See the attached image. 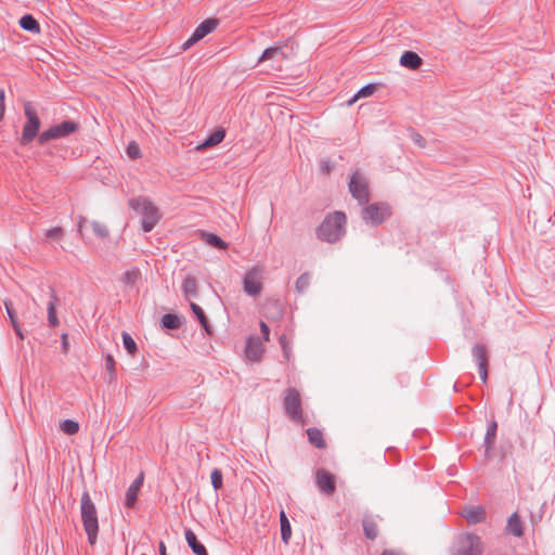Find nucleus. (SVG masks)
I'll list each match as a JSON object with an SVG mask.
<instances>
[{
    "label": "nucleus",
    "instance_id": "1",
    "mask_svg": "<svg viewBox=\"0 0 555 555\" xmlns=\"http://www.w3.org/2000/svg\"><path fill=\"white\" fill-rule=\"evenodd\" d=\"M24 114L26 124L23 127L22 135L18 139L20 145L26 146L38 138V144L44 145L51 140L67 138L79 129V124L74 120H64L61 124L53 125L49 129L39 133L41 126L40 118L30 102L24 103Z\"/></svg>",
    "mask_w": 555,
    "mask_h": 555
},
{
    "label": "nucleus",
    "instance_id": "2",
    "mask_svg": "<svg viewBox=\"0 0 555 555\" xmlns=\"http://www.w3.org/2000/svg\"><path fill=\"white\" fill-rule=\"evenodd\" d=\"M347 216L344 211L336 210L325 216L315 230L317 237L330 244L337 243L346 234Z\"/></svg>",
    "mask_w": 555,
    "mask_h": 555
},
{
    "label": "nucleus",
    "instance_id": "3",
    "mask_svg": "<svg viewBox=\"0 0 555 555\" xmlns=\"http://www.w3.org/2000/svg\"><path fill=\"white\" fill-rule=\"evenodd\" d=\"M80 512L83 529L88 537V542L94 545L99 533V520L94 503L88 491H85L80 500Z\"/></svg>",
    "mask_w": 555,
    "mask_h": 555
},
{
    "label": "nucleus",
    "instance_id": "4",
    "mask_svg": "<svg viewBox=\"0 0 555 555\" xmlns=\"http://www.w3.org/2000/svg\"><path fill=\"white\" fill-rule=\"evenodd\" d=\"M129 206L141 216L144 232L152 231L162 217L159 209L146 197L131 198Z\"/></svg>",
    "mask_w": 555,
    "mask_h": 555
},
{
    "label": "nucleus",
    "instance_id": "5",
    "mask_svg": "<svg viewBox=\"0 0 555 555\" xmlns=\"http://www.w3.org/2000/svg\"><path fill=\"white\" fill-rule=\"evenodd\" d=\"M391 216V208L387 203L377 202L370 205H365V207L361 210L362 219L372 223L373 225L382 224L386 219Z\"/></svg>",
    "mask_w": 555,
    "mask_h": 555
},
{
    "label": "nucleus",
    "instance_id": "6",
    "mask_svg": "<svg viewBox=\"0 0 555 555\" xmlns=\"http://www.w3.org/2000/svg\"><path fill=\"white\" fill-rule=\"evenodd\" d=\"M285 414L295 423H304L301 397L296 388L285 390L283 400Z\"/></svg>",
    "mask_w": 555,
    "mask_h": 555
},
{
    "label": "nucleus",
    "instance_id": "7",
    "mask_svg": "<svg viewBox=\"0 0 555 555\" xmlns=\"http://www.w3.org/2000/svg\"><path fill=\"white\" fill-rule=\"evenodd\" d=\"M349 192L359 205H366L370 202L369 181L359 171H354L350 177Z\"/></svg>",
    "mask_w": 555,
    "mask_h": 555
},
{
    "label": "nucleus",
    "instance_id": "8",
    "mask_svg": "<svg viewBox=\"0 0 555 555\" xmlns=\"http://www.w3.org/2000/svg\"><path fill=\"white\" fill-rule=\"evenodd\" d=\"M481 539L474 533L462 534L457 540V546L454 555H481Z\"/></svg>",
    "mask_w": 555,
    "mask_h": 555
},
{
    "label": "nucleus",
    "instance_id": "9",
    "mask_svg": "<svg viewBox=\"0 0 555 555\" xmlns=\"http://www.w3.org/2000/svg\"><path fill=\"white\" fill-rule=\"evenodd\" d=\"M219 25L218 18H207L202 22L193 31L192 36L182 44V50L186 51L193 44L205 38L207 35L212 33Z\"/></svg>",
    "mask_w": 555,
    "mask_h": 555
},
{
    "label": "nucleus",
    "instance_id": "10",
    "mask_svg": "<svg viewBox=\"0 0 555 555\" xmlns=\"http://www.w3.org/2000/svg\"><path fill=\"white\" fill-rule=\"evenodd\" d=\"M472 356L474 361L476 362L479 371L480 378L483 383L488 379V364H489V354L486 345L476 344L472 348Z\"/></svg>",
    "mask_w": 555,
    "mask_h": 555
},
{
    "label": "nucleus",
    "instance_id": "11",
    "mask_svg": "<svg viewBox=\"0 0 555 555\" xmlns=\"http://www.w3.org/2000/svg\"><path fill=\"white\" fill-rule=\"evenodd\" d=\"M315 483L320 491L327 495H331L336 491L335 475L324 468H319L315 472Z\"/></svg>",
    "mask_w": 555,
    "mask_h": 555
},
{
    "label": "nucleus",
    "instance_id": "12",
    "mask_svg": "<svg viewBox=\"0 0 555 555\" xmlns=\"http://www.w3.org/2000/svg\"><path fill=\"white\" fill-rule=\"evenodd\" d=\"M144 482V474L141 472L138 477L131 482L126 491L125 505L128 508H133L138 501V493Z\"/></svg>",
    "mask_w": 555,
    "mask_h": 555
},
{
    "label": "nucleus",
    "instance_id": "13",
    "mask_svg": "<svg viewBox=\"0 0 555 555\" xmlns=\"http://www.w3.org/2000/svg\"><path fill=\"white\" fill-rule=\"evenodd\" d=\"M496 431H498V422L495 420H491L488 422L487 431L483 439V448H485V456L490 457L491 452L495 446L496 441Z\"/></svg>",
    "mask_w": 555,
    "mask_h": 555
},
{
    "label": "nucleus",
    "instance_id": "14",
    "mask_svg": "<svg viewBox=\"0 0 555 555\" xmlns=\"http://www.w3.org/2000/svg\"><path fill=\"white\" fill-rule=\"evenodd\" d=\"M378 516L365 514L362 519L363 532L366 539L375 540L378 535Z\"/></svg>",
    "mask_w": 555,
    "mask_h": 555
},
{
    "label": "nucleus",
    "instance_id": "15",
    "mask_svg": "<svg viewBox=\"0 0 555 555\" xmlns=\"http://www.w3.org/2000/svg\"><path fill=\"white\" fill-rule=\"evenodd\" d=\"M190 308L194 314V317L197 319L198 323L201 324L202 328L204 330L205 334L207 336L214 335V328L209 323L208 318L206 317L204 310L201 306H198L195 302L190 304Z\"/></svg>",
    "mask_w": 555,
    "mask_h": 555
},
{
    "label": "nucleus",
    "instance_id": "16",
    "mask_svg": "<svg viewBox=\"0 0 555 555\" xmlns=\"http://www.w3.org/2000/svg\"><path fill=\"white\" fill-rule=\"evenodd\" d=\"M462 515L470 525L482 522L486 519V511L482 506H468Z\"/></svg>",
    "mask_w": 555,
    "mask_h": 555
},
{
    "label": "nucleus",
    "instance_id": "17",
    "mask_svg": "<svg viewBox=\"0 0 555 555\" xmlns=\"http://www.w3.org/2000/svg\"><path fill=\"white\" fill-rule=\"evenodd\" d=\"M49 291H50V300L47 304L48 322H49L50 326L55 327L59 325V319L56 315V306L59 305V298H57L53 287L49 286Z\"/></svg>",
    "mask_w": 555,
    "mask_h": 555
},
{
    "label": "nucleus",
    "instance_id": "18",
    "mask_svg": "<svg viewBox=\"0 0 555 555\" xmlns=\"http://www.w3.org/2000/svg\"><path fill=\"white\" fill-rule=\"evenodd\" d=\"M185 541L195 555H208V551L203 543H201L192 529H185Z\"/></svg>",
    "mask_w": 555,
    "mask_h": 555
},
{
    "label": "nucleus",
    "instance_id": "19",
    "mask_svg": "<svg viewBox=\"0 0 555 555\" xmlns=\"http://www.w3.org/2000/svg\"><path fill=\"white\" fill-rule=\"evenodd\" d=\"M400 65L409 69L415 70L423 65L422 57L414 51H405L400 57Z\"/></svg>",
    "mask_w": 555,
    "mask_h": 555
},
{
    "label": "nucleus",
    "instance_id": "20",
    "mask_svg": "<svg viewBox=\"0 0 555 555\" xmlns=\"http://www.w3.org/2000/svg\"><path fill=\"white\" fill-rule=\"evenodd\" d=\"M507 533L513 534L514 537L520 538L524 534V527L521 519L517 513H513L507 520L506 526Z\"/></svg>",
    "mask_w": 555,
    "mask_h": 555
},
{
    "label": "nucleus",
    "instance_id": "21",
    "mask_svg": "<svg viewBox=\"0 0 555 555\" xmlns=\"http://www.w3.org/2000/svg\"><path fill=\"white\" fill-rule=\"evenodd\" d=\"M225 137V130L223 128L216 129L212 133H210L207 139L197 146V150L202 151L211 146H215L223 141Z\"/></svg>",
    "mask_w": 555,
    "mask_h": 555
},
{
    "label": "nucleus",
    "instance_id": "22",
    "mask_svg": "<svg viewBox=\"0 0 555 555\" xmlns=\"http://www.w3.org/2000/svg\"><path fill=\"white\" fill-rule=\"evenodd\" d=\"M160 325L165 330L176 331L182 325L181 318L176 313H165L162 317Z\"/></svg>",
    "mask_w": 555,
    "mask_h": 555
},
{
    "label": "nucleus",
    "instance_id": "23",
    "mask_svg": "<svg viewBox=\"0 0 555 555\" xmlns=\"http://www.w3.org/2000/svg\"><path fill=\"white\" fill-rule=\"evenodd\" d=\"M263 349L259 341L249 339L245 347V354L251 361H259L261 359Z\"/></svg>",
    "mask_w": 555,
    "mask_h": 555
},
{
    "label": "nucleus",
    "instance_id": "24",
    "mask_svg": "<svg viewBox=\"0 0 555 555\" xmlns=\"http://www.w3.org/2000/svg\"><path fill=\"white\" fill-rule=\"evenodd\" d=\"M20 26L29 33L39 34L40 25L38 21L31 14H25L20 20Z\"/></svg>",
    "mask_w": 555,
    "mask_h": 555
},
{
    "label": "nucleus",
    "instance_id": "25",
    "mask_svg": "<svg viewBox=\"0 0 555 555\" xmlns=\"http://www.w3.org/2000/svg\"><path fill=\"white\" fill-rule=\"evenodd\" d=\"M307 436L309 442L318 449H324L326 447L323 434L320 429L311 427L307 429Z\"/></svg>",
    "mask_w": 555,
    "mask_h": 555
},
{
    "label": "nucleus",
    "instance_id": "26",
    "mask_svg": "<svg viewBox=\"0 0 555 555\" xmlns=\"http://www.w3.org/2000/svg\"><path fill=\"white\" fill-rule=\"evenodd\" d=\"M281 539L285 544L289 543L292 537L291 522L284 511L280 512Z\"/></svg>",
    "mask_w": 555,
    "mask_h": 555
},
{
    "label": "nucleus",
    "instance_id": "27",
    "mask_svg": "<svg viewBox=\"0 0 555 555\" xmlns=\"http://www.w3.org/2000/svg\"><path fill=\"white\" fill-rule=\"evenodd\" d=\"M197 280H183L182 291L186 300L196 298L197 293Z\"/></svg>",
    "mask_w": 555,
    "mask_h": 555
},
{
    "label": "nucleus",
    "instance_id": "28",
    "mask_svg": "<svg viewBox=\"0 0 555 555\" xmlns=\"http://www.w3.org/2000/svg\"><path fill=\"white\" fill-rule=\"evenodd\" d=\"M203 240L210 246L218 249H227L228 244L214 233L203 232Z\"/></svg>",
    "mask_w": 555,
    "mask_h": 555
},
{
    "label": "nucleus",
    "instance_id": "29",
    "mask_svg": "<svg viewBox=\"0 0 555 555\" xmlns=\"http://www.w3.org/2000/svg\"><path fill=\"white\" fill-rule=\"evenodd\" d=\"M244 281V292L249 296H257L261 289L262 285L260 280H243Z\"/></svg>",
    "mask_w": 555,
    "mask_h": 555
},
{
    "label": "nucleus",
    "instance_id": "30",
    "mask_svg": "<svg viewBox=\"0 0 555 555\" xmlns=\"http://www.w3.org/2000/svg\"><path fill=\"white\" fill-rule=\"evenodd\" d=\"M276 55H280L283 60L286 57V55L281 47H270V48H267L262 52L259 61L261 62V61L271 60Z\"/></svg>",
    "mask_w": 555,
    "mask_h": 555
},
{
    "label": "nucleus",
    "instance_id": "31",
    "mask_svg": "<svg viewBox=\"0 0 555 555\" xmlns=\"http://www.w3.org/2000/svg\"><path fill=\"white\" fill-rule=\"evenodd\" d=\"M121 338L124 348L127 350L129 354L134 356L135 352L138 351V347L132 336L127 332H122Z\"/></svg>",
    "mask_w": 555,
    "mask_h": 555
},
{
    "label": "nucleus",
    "instance_id": "32",
    "mask_svg": "<svg viewBox=\"0 0 555 555\" xmlns=\"http://www.w3.org/2000/svg\"><path fill=\"white\" fill-rule=\"evenodd\" d=\"M60 428L64 434L73 436L79 431V424L73 420H64L61 422Z\"/></svg>",
    "mask_w": 555,
    "mask_h": 555
},
{
    "label": "nucleus",
    "instance_id": "33",
    "mask_svg": "<svg viewBox=\"0 0 555 555\" xmlns=\"http://www.w3.org/2000/svg\"><path fill=\"white\" fill-rule=\"evenodd\" d=\"M210 481L212 488L218 491L223 487V476L222 472L218 468H215L210 474Z\"/></svg>",
    "mask_w": 555,
    "mask_h": 555
},
{
    "label": "nucleus",
    "instance_id": "34",
    "mask_svg": "<svg viewBox=\"0 0 555 555\" xmlns=\"http://www.w3.org/2000/svg\"><path fill=\"white\" fill-rule=\"evenodd\" d=\"M91 227H92L93 233L100 238H105L109 234L107 227L99 221H92Z\"/></svg>",
    "mask_w": 555,
    "mask_h": 555
},
{
    "label": "nucleus",
    "instance_id": "35",
    "mask_svg": "<svg viewBox=\"0 0 555 555\" xmlns=\"http://www.w3.org/2000/svg\"><path fill=\"white\" fill-rule=\"evenodd\" d=\"M375 90H376L375 85H372V83L366 85V86L362 87L358 91V93L353 96V99H351L348 103L352 104L359 98H366V96L373 94Z\"/></svg>",
    "mask_w": 555,
    "mask_h": 555
},
{
    "label": "nucleus",
    "instance_id": "36",
    "mask_svg": "<svg viewBox=\"0 0 555 555\" xmlns=\"http://www.w3.org/2000/svg\"><path fill=\"white\" fill-rule=\"evenodd\" d=\"M126 153L130 159H138L141 157V150L135 141H131L127 149Z\"/></svg>",
    "mask_w": 555,
    "mask_h": 555
},
{
    "label": "nucleus",
    "instance_id": "37",
    "mask_svg": "<svg viewBox=\"0 0 555 555\" xmlns=\"http://www.w3.org/2000/svg\"><path fill=\"white\" fill-rule=\"evenodd\" d=\"M64 230L61 227H55L46 231V237L54 241L62 240Z\"/></svg>",
    "mask_w": 555,
    "mask_h": 555
},
{
    "label": "nucleus",
    "instance_id": "38",
    "mask_svg": "<svg viewBox=\"0 0 555 555\" xmlns=\"http://www.w3.org/2000/svg\"><path fill=\"white\" fill-rule=\"evenodd\" d=\"M3 304H4V307H5V310H7V314H8V317H9L10 322H11V323H16V321H18V320H17L16 312H15V310H14V308H13V302H12V300H10V299H5V300L3 301Z\"/></svg>",
    "mask_w": 555,
    "mask_h": 555
},
{
    "label": "nucleus",
    "instance_id": "39",
    "mask_svg": "<svg viewBox=\"0 0 555 555\" xmlns=\"http://www.w3.org/2000/svg\"><path fill=\"white\" fill-rule=\"evenodd\" d=\"M333 170V164L331 163L330 159H322L320 162V171L325 175V176H330L331 172Z\"/></svg>",
    "mask_w": 555,
    "mask_h": 555
},
{
    "label": "nucleus",
    "instance_id": "40",
    "mask_svg": "<svg viewBox=\"0 0 555 555\" xmlns=\"http://www.w3.org/2000/svg\"><path fill=\"white\" fill-rule=\"evenodd\" d=\"M412 141L420 147L424 149L426 146V140L416 131H412L411 133Z\"/></svg>",
    "mask_w": 555,
    "mask_h": 555
},
{
    "label": "nucleus",
    "instance_id": "41",
    "mask_svg": "<svg viewBox=\"0 0 555 555\" xmlns=\"http://www.w3.org/2000/svg\"><path fill=\"white\" fill-rule=\"evenodd\" d=\"M5 93L3 89H0V122L3 120L5 113Z\"/></svg>",
    "mask_w": 555,
    "mask_h": 555
},
{
    "label": "nucleus",
    "instance_id": "42",
    "mask_svg": "<svg viewBox=\"0 0 555 555\" xmlns=\"http://www.w3.org/2000/svg\"><path fill=\"white\" fill-rule=\"evenodd\" d=\"M61 347L63 353L67 354L69 351V341H68V335L66 333H63L61 335Z\"/></svg>",
    "mask_w": 555,
    "mask_h": 555
},
{
    "label": "nucleus",
    "instance_id": "43",
    "mask_svg": "<svg viewBox=\"0 0 555 555\" xmlns=\"http://www.w3.org/2000/svg\"><path fill=\"white\" fill-rule=\"evenodd\" d=\"M105 366H106V370L114 374L115 373V360L113 358V356L111 354H107L106 358H105Z\"/></svg>",
    "mask_w": 555,
    "mask_h": 555
},
{
    "label": "nucleus",
    "instance_id": "44",
    "mask_svg": "<svg viewBox=\"0 0 555 555\" xmlns=\"http://www.w3.org/2000/svg\"><path fill=\"white\" fill-rule=\"evenodd\" d=\"M260 332L262 334L263 339L268 341L270 339V327L263 321L260 322Z\"/></svg>",
    "mask_w": 555,
    "mask_h": 555
},
{
    "label": "nucleus",
    "instance_id": "45",
    "mask_svg": "<svg viewBox=\"0 0 555 555\" xmlns=\"http://www.w3.org/2000/svg\"><path fill=\"white\" fill-rule=\"evenodd\" d=\"M309 286V280H296V288L298 293H304Z\"/></svg>",
    "mask_w": 555,
    "mask_h": 555
},
{
    "label": "nucleus",
    "instance_id": "46",
    "mask_svg": "<svg viewBox=\"0 0 555 555\" xmlns=\"http://www.w3.org/2000/svg\"><path fill=\"white\" fill-rule=\"evenodd\" d=\"M141 271L138 268H132L124 273L122 278H140Z\"/></svg>",
    "mask_w": 555,
    "mask_h": 555
},
{
    "label": "nucleus",
    "instance_id": "47",
    "mask_svg": "<svg viewBox=\"0 0 555 555\" xmlns=\"http://www.w3.org/2000/svg\"><path fill=\"white\" fill-rule=\"evenodd\" d=\"M12 326H13V330L16 334V336L20 338V339H24V334L22 332V328H21V324L18 321H16V323H11Z\"/></svg>",
    "mask_w": 555,
    "mask_h": 555
},
{
    "label": "nucleus",
    "instance_id": "48",
    "mask_svg": "<svg viewBox=\"0 0 555 555\" xmlns=\"http://www.w3.org/2000/svg\"><path fill=\"white\" fill-rule=\"evenodd\" d=\"M86 223H87V219L83 216H79L77 225H78V231L81 235H82V228L85 227Z\"/></svg>",
    "mask_w": 555,
    "mask_h": 555
},
{
    "label": "nucleus",
    "instance_id": "49",
    "mask_svg": "<svg viewBox=\"0 0 555 555\" xmlns=\"http://www.w3.org/2000/svg\"><path fill=\"white\" fill-rule=\"evenodd\" d=\"M158 553L159 555H168L167 554V547L164 541H159L158 543Z\"/></svg>",
    "mask_w": 555,
    "mask_h": 555
},
{
    "label": "nucleus",
    "instance_id": "50",
    "mask_svg": "<svg viewBox=\"0 0 555 555\" xmlns=\"http://www.w3.org/2000/svg\"><path fill=\"white\" fill-rule=\"evenodd\" d=\"M259 270L257 268H254L251 269L250 271H248L244 278H248V279H251V278H257L258 274H259Z\"/></svg>",
    "mask_w": 555,
    "mask_h": 555
},
{
    "label": "nucleus",
    "instance_id": "51",
    "mask_svg": "<svg viewBox=\"0 0 555 555\" xmlns=\"http://www.w3.org/2000/svg\"><path fill=\"white\" fill-rule=\"evenodd\" d=\"M280 344L284 350V353L287 356V351H286V336L285 335H282L280 337Z\"/></svg>",
    "mask_w": 555,
    "mask_h": 555
},
{
    "label": "nucleus",
    "instance_id": "52",
    "mask_svg": "<svg viewBox=\"0 0 555 555\" xmlns=\"http://www.w3.org/2000/svg\"><path fill=\"white\" fill-rule=\"evenodd\" d=\"M308 275H309L308 273H302L299 278H301V279L309 278Z\"/></svg>",
    "mask_w": 555,
    "mask_h": 555
},
{
    "label": "nucleus",
    "instance_id": "53",
    "mask_svg": "<svg viewBox=\"0 0 555 555\" xmlns=\"http://www.w3.org/2000/svg\"><path fill=\"white\" fill-rule=\"evenodd\" d=\"M141 555H146V554H141Z\"/></svg>",
    "mask_w": 555,
    "mask_h": 555
}]
</instances>
